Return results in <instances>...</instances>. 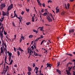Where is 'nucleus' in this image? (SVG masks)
<instances>
[{
    "label": "nucleus",
    "instance_id": "nucleus-1",
    "mask_svg": "<svg viewBox=\"0 0 75 75\" xmlns=\"http://www.w3.org/2000/svg\"><path fill=\"white\" fill-rule=\"evenodd\" d=\"M34 49L33 46H32L30 48V47L28 48L27 49L28 53V54L30 53V55H31V54H33V51H34Z\"/></svg>",
    "mask_w": 75,
    "mask_h": 75
},
{
    "label": "nucleus",
    "instance_id": "nucleus-2",
    "mask_svg": "<svg viewBox=\"0 0 75 75\" xmlns=\"http://www.w3.org/2000/svg\"><path fill=\"white\" fill-rule=\"evenodd\" d=\"M9 13L8 11H7L6 13L4 11H2V15L4 16H6L9 17Z\"/></svg>",
    "mask_w": 75,
    "mask_h": 75
},
{
    "label": "nucleus",
    "instance_id": "nucleus-3",
    "mask_svg": "<svg viewBox=\"0 0 75 75\" xmlns=\"http://www.w3.org/2000/svg\"><path fill=\"white\" fill-rule=\"evenodd\" d=\"M34 56V57H35V56H38V54L35 52V51H33V53L31 54H30V55H32Z\"/></svg>",
    "mask_w": 75,
    "mask_h": 75
},
{
    "label": "nucleus",
    "instance_id": "nucleus-4",
    "mask_svg": "<svg viewBox=\"0 0 75 75\" xmlns=\"http://www.w3.org/2000/svg\"><path fill=\"white\" fill-rule=\"evenodd\" d=\"M47 19L48 20L49 22H52V19H51L50 17L49 16H47Z\"/></svg>",
    "mask_w": 75,
    "mask_h": 75
},
{
    "label": "nucleus",
    "instance_id": "nucleus-5",
    "mask_svg": "<svg viewBox=\"0 0 75 75\" xmlns=\"http://www.w3.org/2000/svg\"><path fill=\"white\" fill-rule=\"evenodd\" d=\"M2 31L1 32V30H0V36H1V40H3V33H2L3 32V30H4V28H3L2 30Z\"/></svg>",
    "mask_w": 75,
    "mask_h": 75
},
{
    "label": "nucleus",
    "instance_id": "nucleus-6",
    "mask_svg": "<svg viewBox=\"0 0 75 75\" xmlns=\"http://www.w3.org/2000/svg\"><path fill=\"white\" fill-rule=\"evenodd\" d=\"M6 7V5L5 3H2L1 5L0 8L1 10H3V7Z\"/></svg>",
    "mask_w": 75,
    "mask_h": 75
},
{
    "label": "nucleus",
    "instance_id": "nucleus-7",
    "mask_svg": "<svg viewBox=\"0 0 75 75\" xmlns=\"http://www.w3.org/2000/svg\"><path fill=\"white\" fill-rule=\"evenodd\" d=\"M13 4H11L10 6H9L8 7V9L7 10H10L12 8H13Z\"/></svg>",
    "mask_w": 75,
    "mask_h": 75
},
{
    "label": "nucleus",
    "instance_id": "nucleus-8",
    "mask_svg": "<svg viewBox=\"0 0 75 75\" xmlns=\"http://www.w3.org/2000/svg\"><path fill=\"white\" fill-rule=\"evenodd\" d=\"M74 32V29H71L69 30V33L71 34L72 33Z\"/></svg>",
    "mask_w": 75,
    "mask_h": 75
},
{
    "label": "nucleus",
    "instance_id": "nucleus-9",
    "mask_svg": "<svg viewBox=\"0 0 75 75\" xmlns=\"http://www.w3.org/2000/svg\"><path fill=\"white\" fill-rule=\"evenodd\" d=\"M66 71L67 72V74L68 75H71V74L70 73V71L66 70Z\"/></svg>",
    "mask_w": 75,
    "mask_h": 75
},
{
    "label": "nucleus",
    "instance_id": "nucleus-10",
    "mask_svg": "<svg viewBox=\"0 0 75 75\" xmlns=\"http://www.w3.org/2000/svg\"><path fill=\"white\" fill-rule=\"evenodd\" d=\"M47 67H50V68H51V67H52V65L50 64L49 63H47Z\"/></svg>",
    "mask_w": 75,
    "mask_h": 75
},
{
    "label": "nucleus",
    "instance_id": "nucleus-11",
    "mask_svg": "<svg viewBox=\"0 0 75 75\" xmlns=\"http://www.w3.org/2000/svg\"><path fill=\"white\" fill-rule=\"evenodd\" d=\"M1 52H0L1 56V53H3V47H1Z\"/></svg>",
    "mask_w": 75,
    "mask_h": 75
},
{
    "label": "nucleus",
    "instance_id": "nucleus-12",
    "mask_svg": "<svg viewBox=\"0 0 75 75\" xmlns=\"http://www.w3.org/2000/svg\"><path fill=\"white\" fill-rule=\"evenodd\" d=\"M50 17H51L52 18V19H53V20H54V21H55V18H54V17H53V16H52V14L50 13Z\"/></svg>",
    "mask_w": 75,
    "mask_h": 75
},
{
    "label": "nucleus",
    "instance_id": "nucleus-13",
    "mask_svg": "<svg viewBox=\"0 0 75 75\" xmlns=\"http://www.w3.org/2000/svg\"><path fill=\"white\" fill-rule=\"evenodd\" d=\"M9 69V67H8V66H6V68H5V70H6V71H7V70H8Z\"/></svg>",
    "mask_w": 75,
    "mask_h": 75
},
{
    "label": "nucleus",
    "instance_id": "nucleus-14",
    "mask_svg": "<svg viewBox=\"0 0 75 75\" xmlns=\"http://www.w3.org/2000/svg\"><path fill=\"white\" fill-rule=\"evenodd\" d=\"M56 70H57L56 72H58L59 74H60V75L61 74V71L60 70H59L58 69H56Z\"/></svg>",
    "mask_w": 75,
    "mask_h": 75
},
{
    "label": "nucleus",
    "instance_id": "nucleus-15",
    "mask_svg": "<svg viewBox=\"0 0 75 75\" xmlns=\"http://www.w3.org/2000/svg\"><path fill=\"white\" fill-rule=\"evenodd\" d=\"M28 71H29V72H30L31 71L32 69H31V68L30 67H28Z\"/></svg>",
    "mask_w": 75,
    "mask_h": 75
},
{
    "label": "nucleus",
    "instance_id": "nucleus-16",
    "mask_svg": "<svg viewBox=\"0 0 75 75\" xmlns=\"http://www.w3.org/2000/svg\"><path fill=\"white\" fill-rule=\"evenodd\" d=\"M43 28H44L43 27H40L38 28V30L39 29H40V30L42 31V30H43Z\"/></svg>",
    "mask_w": 75,
    "mask_h": 75
},
{
    "label": "nucleus",
    "instance_id": "nucleus-17",
    "mask_svg": "<svg viewBox=\"0 0 75 75\" xmlns=\"http://www.w3.org/2000/svg\"><path fill=\"white\" fill-rule=\"evenodd\" d=\"M7 71H6V70H5V68L4 67V69H3L4 74H6V72H7Z\"/></svg>",
    "mask_w": 75,
    "mask_h": 75
},
{
    "label": "nucleus",
    "instance_id": "nucleus-18",
    "mask_svg": "<svg viewBox=\"0 0 75 75\" xmlns=\"http://www.w3.org/2000/svg\"><path fill=\"white\" fill-rule=\"evenodd\" d=\"M18 50H19L20 51H22V52H23V50L22 49H21V47H19L18 48Z\"/></svg>",
    "mask_w": 75,
    "mask_h": 75
},
{
    "label": "nucleus",
    "instance_id": "nucleus-19",
    "mask_svg": "<svg viewBox=\"0 0 75 75\" xmlns=\"http://www.w3.org/2000/svg\"><path fill=\"white\" fill-rule=\"evenodd\" d=\"M48 14L47 13H44V14H42V16H46Z\"/></svg>",
    "mask_w": 75,
    "mask_h": 75
},
{
    "label": "nucleus",
    "instance_id": "nucleus-20",
    "mask_svg": "<svg viewBox=\"0 0 75 75\" xmlns=\"http://www.w3.org/2000/svg\"><path fill=\"white\" fill-rule=\"evenodd\" d=\"M56 13H58L59 11V9H57L56 8Z\"/></svg>",
    "mask_w": 75,
    "mask_h": 75
},
{
    "label": "nucleus",
    "instance_id": "nucleus-21",
    "mask_svg": "<svg viewBox=\"0 0 75 75\" xmlns=\"http://www.w3.org/2000/svg\"><path fill=\"white\" fill-rule=\"evenodd\" d=\"M33 32H34V33H35L36 34H37V33H38V31H37L36 30L34 29H33Z\"/></svg>",
    "mask_w": 75,
    "mask_h": 75
},
{
    "label": "nucleus",
    "instance_id": "nucleus-22",
    "mask_svg": "<svg viewBox=\"0 0 75 75\" xmlns=\"http://www.w3.org/2000/svg\"><path fill=\"white\" fill-rule=\"evenodd\" d=\"M17 53L18 54V56H20V52H19V51H17Z\"/></svg>",
    "mask_w": 75,
    "mask_h": 75
},
{
    "label": "nucleus",
    "instance_id": "nucleus-23",
    "mask_svg": "<svg viewBox=\"0 0 75 75\" xmlns=\"http://www.w3.org/2000/svg\"><path fill=\"white\" fill-rule=\"evenodd\" d=\"M34 44L33 45V46H34V48L35 49H36V46H35V41L34 42Z\"/></svg>",
    "mask_w": 75,
    "mask_h": 75
},
{
    "label": "nucleus",
    "instance_id": "nucleus-24",
    "mask_svg": "<svg viewBox=\"0 0 75 75\" xmlns=\"http://www.w3.org/2000/svg\"><path fill=\"white\" fill-rule=\"evenodd\" d=\"M66 55H69V56H70L71 57H72V54H68V53H66Z\"/></svg>",
    "mask_w": 75,
    "mask_h": 75
},
{
    "label": "nucleus",
    "instance_id": "nucleus-25",
    "mask_svg": "<svg viewBox=\"0 0 75 75\" xmlns=\"http://www.w3.org/2000/svg\"><path fill=\"white\" fill-rule=\"evenodd\" d=\"M43 42H46V41H45V40H42L41 43L40 45H41L42 44V43H43Z\"/></svg>",
    "mask_w": 75,
    "mask_h": 75
},
{
    "label": "nucleus",
    "instance_id": "nucleus-26",
    "mask_svg": "<svg viewBox=\"0 0 75 75\" xmlns=\"http://www.w3.org/2000/svg\"><path fill=\"white\" fill-rule=\"evenodd\" d=\"M70 67H69V68H68V71H71V69H72V67H70Z\"/></svg>",
    "mask_w": 75,
    "mask_h": 75
},
{
    "label": "nucleus",
    "instance_id": "nucleus-27",
    "mask_svg": "<svg viewBox=\"0 0 75 75\" xmlns=\"http://www.w3.org/2000/svg\"><path fill=\"white\" fill-rule=\"evenodd\" d=\"M32 37H33V35H30L29 36V38H32Z\"/></svg>",
    "mask_w": 75,
    "mask_h": 75
},
{
    "label": "nucleus",
    "instance_id": "nucleus-28",
    "mask_svg": "<svg viewBox=\"0 0 75 75\" xmlns=\"http://www.w3.org/2000/svg\"><path fill=\"white\" fill-rule=\"evenodd\" d=\"M27 73L28 75H31V73L30 71H28Z\"/></svg>",
    "mask_w": 75,
    "mask_h": 75
},
{
    "label": "nucleus",
    "instance_id": "nucleus-29",
    "mask_svg": "<svg viewBox=\"0 0 75 75\" xmlns=\"http://www.w3.org/2000/svg\"><path fill=\"white\" fill-rule=\"evenodd\" d=\"M4 20V19L3 18H1L0 19V22H1H1H3V21Z\"/></svg>",
    "mask_w": 75,
    "mask_h": 75
},
{
    "label": "nucleus",
    "instance_id": "nucleus-30",
    "mask_svg": "<svg viewBox=\"0 0 75 75\" xmlns=\"http://www.w3.org/2000/svg\"><path fill=\"white\" fill-rule=\"evenodd\" d=\"M44 38V37L42 36V35H41L40 36V37L39 38V39H41V38Z\"/></svg>",
    "mask_w": 75,
    "mask_h": 75
},
{
    "label": "nucleus",
    "instance_id": "nucleus-31",
    "mask_svg": "<svg viewBox=\"0 0 75 75\" xmlns=\"http://www.w3.org/2000/svg\"><path fill=\"white\" fill-rule=\"evenodd\" d=\"M12 63H13V60H12V59H11V60L10 62V64H10V65H11V64H12Z\"/></svg>",
    "mask_w": 75,
    "mask_h": 75
},
{
    "label": "nucleus",
    "instance_id": "nucleus-32",
    "mask_svg": "<svg viewBox=\"0 0 75 75\" xmlns=\"http://www.w3.org/2000/svg\"><path fill=\"white\" fill-rule=\"evenodd\" d=\"M3 45H4V46H5V47L6 48V49H7V45H6V43H4V44H3Z\"/></svg>",
    "mask_w": 75,
    "mask_h": 75
},
{
    "label": "nucleus",
    "instance_id": "nucleus-33",
    "mask_svg": "<svg viewBox=\"0 0 75 75\" xmlns=\"http://www.w3.org/2000/svg\"><path fill=\"white\" fill-rule=\"evenodd\" d=\"M57 67H59V65H60V63H59V62H57Z\"/></svg>",
    "mask_w": 75,
    "mask_h": 75
},
{
    "label": "nucleus",
    "instance_id": "nucleus-34",
    "mask_svg": "<svg viewBox=\"0 0 75 75\" xmlns=\"http://www.w3.org/2000/svg\"><path fill=\"white\" fill-rule=\"evenodd\" d=\"M69 6H70L69 4V3L67 4V7H68V9H69Z\"/></svg>",
    "mask_w": 75,
    "mask_h": 75
},
{
    "label": "nucleus",
    "instance_id": "nucleus-35",
    "mask_svg": "<svg viewBox=\"0 0 75 75\" xmlns=\"http://www.w3.org/2000/svg\"><path fill=\"white\" fill-rule=\"evenodd\" d=\"M30 22L27 23H26V24L27 25H30Z\"/></svg>",
    "mask_w": 75,
    "mask_h": 75
},
{
    "label": "nucleus",
    "instance_id": "nucleus-36",
    "mask_svg": "<svg viewBox=\"0 0 75 75\" xmlns=\"http://www.w3.org/2000/svg\"><path fill=\"white\" fill-rule=\"evenodd\" d=\"M38 40H40V39L39 38H37V39L35 40V42H36H36H37V41Z\"/></svg>",
    "mask_w": 75,
    "mask_h": 75
},
{
    "label": "nucleus",
    "instance_id": "nucleus-37",
    "mask_svg": "<svg viewBox=\"0 0 75 75\" xmlns=\"http://www.w3.org/2000/svg\"><path fill=\"white\" fill-rule=\"evenodd\" d=\"M12 24L13 27H15V24H14V21H13L12 23Z\"/></svg>",
    "mask_w": 75,
    "mask_h": 75
},
{
    "label": "nucleus",
    "instance_id": "nucleus-38",
    "mask_svg": "<svg viewBox=\"0 0 75 75\" xmlns=\"http://www.w3.org/2000/svg\"><path fill=\"white\" fill-rule=\"evenodd\" d=\"M65 8H66V9H68V8H67V4H65Z\"/></svg>",
    "mask_w": 75,
    "mask_h": 75
},
{
    "label": "nucleus",
    "instance_id": "nucleus-39",
    "mask_svg": "<svg viewBox=\"0 0 75 75\" xmlns=\"http://www.w3.org/2000/svg\"><path fill=\"white\" fill-rule=\"evenodd\" d=\"M8 55H9V56L11 57V55H12V53H9V54H8Z\"/></svg>",
    "mask_w": 75,
    "mask_h": 75
},
{
    "label": "nucleus",
    "instance_id": "nucleus-40",
    "mask_svg": "<svg viewBox=\"0 0 75 75\" xmlns=\"http://www.w3.org/2000/svg\"><path fill=\"white\" fill-rule=\"evenodd\" d=\"M32 21L33 22H34V17H32Z\"/></svg>",
    "mask_w": 75,
    "mask_h": 75
},
{
    "label": "nucleus",
    "instance_id": "nucleus-41",
    "mask_svg": "<svg viewBox=\"0 0 75 75\" xmlns=\"http://www.w3.org/2000/svg\"><path fill=\"white\" fill-rule=\"evenodd\" d=\"M16 16L17 18H18V17L17 16V14H16V13H14V17H15Z\"/></svg>",
    "mask_w": 75,
    "mask_h": 75
},
{
    "label": "nucleus",
    "instance_id": "nucleus-42",
    "mask_svg": "<svg viewBox=\"0 0 75 75\" xmlns=\"http://www.w3.org/2000/svg\"><path fill=\"white\" fill-rule=\"evenodd\" d=\"M35 69H36V70L38 71V68L37 67H35Z\"/></svg>",
    "mask_w": 75,
    "mask_h": 75
},
{
    "label": "nucleus",
    "instance_id": "nucleus-43",
    "mask_svg": "<svg viewBox=\"0 0 75 75\" xmlns=\"http://www.w3.org/2000/svg\"><path fill=\"white\" fill-rule=\"evenodd\" d=\"M35 67V63H33V68H34V67Z\"/></svg>",
    "mask_w": 75,
    "mask_h": 75
},
{
    "label": "nucleus",
    "instance_id": "nucleus-44",
    "mask_svg": "<svg viewBox=\"0 0 75 75\" xmlns=\"http://www.w3.org/2000/svg\"><path fill=\"white\" fill-rule=\"evenodd\" d=\"M26 10L27 12H29V9H27V8H26Z\"/></svg>",
    "mask_w": 75,
    "mask_h": 75
},
{
    "label": "nucleus",
    "instance_id": "nucleus-45",
    "mask_svg": "<svg viewBox=\"0 0 75 75\" xmlns=\"http://www.w3.org/2000/svg\"><path fill=\"white\" fill-rule=\"evenodd\" d=\"M24 11H22L21 13V14L22 15H23L24 14Z\"/></svg>",
    "mask_w": 75,
    "mask_h": 75
},
{
    "label": "nucleus",
    "instance_id": "nucleus-46",
    "mask_svg": "<svg viewBox=\"0 0 75 75\" xmlns=\"http://www.w3.org/2000/svg\"><path fill=\"white\" fill-rule=\"evenodd\" d=\"M42 6H43V7H45V5L44 3H43L42 4Z\"/></svg>",
    "mask_w": 75,
    "mask_h": 75
},
{
    "label": "nucleus",
    "instance_id": "nucleus-47",
    "mask_svg": "<svg viewBox=\"0 0 75 75\" xmlns=\"http://www.w3.org/2000/svg\"><path fill=\"white\" fill-rule=\"evenodd\" d=\"M21 38H22V40H24V37L23 36L21 37Z\"/></svg>",
    "mask_w": 75,
    "mask_h": 75
},
{
    "label": "nucleus",
    "instance_id": "nucleus-48",
    "mask_svg": "<svg viewBox=\"0 0 75 75\" xmlns=\"http://www.w3.org/2000/svg\"><path fill=\"white\" fill-rule=\"evenodd\" d=\"M7 56L6 55L5 58L4 59L5 61H6V59H7Z\"/></svg>",
    "mask_w": 75,
    "mask_h": 75
},
{
    "label": "nucleus",
    "instance_id": "nucleus-49",
    "mask_svg": "<svg viewBox=\"0 0 75 75\" xmlns=\"http://www.w3.org/2000/svg\"><path fill=\"white\" fill-rule=\"evenodd\" d=\"M44 11V9H42V10H41V13H43Z\"/></svg>",
    "mask_w": 75,
    "mask_h": 75
},
{
    "label": "nucleus",
    "instance_id": "nucleus-50",
    "mask_svg": "<svg viewBox=\"0 0 75 75\" xmlns=\"http://www.w3.org/2000/svg\"><path fill=\"white\" fill-rule=\"evenodd\" d=\"M4 35H7V33L5 31H4Z\"/></svg>",
    "mask_w": 75,
    "mask_h": 75
},
{
    "label": "nucleus",
    "instance_id": "nucleus-51",
    "mask_svg": "<svg viewBox=\"0 0 75 75\" xmlns=\"http://www.w3.org/2000/svg\"><path fill=\"white\" fill-rule=\"evenodd\" d=\"M19 41H20V42H21L22 41V39L21 38L20 39V40Z\"/></svg>",
    "mask_w": 75,
    "mask_h": 75
},
{
    "label": "nucleus",
    "instance_id": "nucleus-52",
    "mask_svg": "<svg viewBox=\"0 0 75 75\" xmlns=\"http://www.w3.org/2000/svg\"><path fill=\"white\" fill-rule=\"evenodd\" d=\"M67 59H66L64 60H63V62H65V61H67Z\"/></svg>",
    "mask_w": 75,
    "mask_h": 75
},
{
    "label": "nucleus",
    "instance_id": "nucleus-53",
    "mask_svg": "<svg viewBox=\"0 0 75 75\" xmlns=\"http://www.w3.org/2000/svg\"><path fill=\"white\" fill-rule=\"evenodd\" d=\"M38 4H39V6H42V4L40 3H38Z\"/></svg>",
    "mask_w": 75,
    "mask_h": 75
},
{
    "label": "nucleus",
    "instance_id": "nucleus-54",
    "mask_svg": "<svg viewBox=\"0 0 75 75\" xmlns=\"http://www.w3.org/2000/svg\"><path fill=\"white\" fill-rule=\"evenodd\" d=\"M37 1L38 3H40V1L39 0H37Z\"/></svg>",
    "mask_w": 75,
    "mask_h": 75
},
{
    "label": "nucleus",
    "instance_id": "nucleus-55",
    "mask_svg": "<svg viewBox=\"0 0 75 75\" xmlns=\"http://www.w3.org/2000/svg\"><path fill=\"white\" fill-rule=\"evenodd\" d=\"M5 63H6V64H8V65H10V64L7 63V62H6V60H5Z\"/></svg>",
    "mask_w": 75,
    "mask_h": 75
},
{
    "label": "nucleus",
    "instance_id": "nucleus-56",
    "mask_svg": "<svg viewBox=\"0 0 75 75\" xmlns=\"http://www.w3.org/2000/svg\"><path fill=\"white\" fill-rule=\"evenodd\" d=\"M2 64H3V61H2L1 64H0V67H1V65H2Z\"/></svg>",
    "mask_w": 75,
    "mask_h": 75
},
{
    "label": "nucleus",
    "instance_id": "nucleus-57",
    "mask_svg": "<svg viewBox=\"0 0 75 75\" xmlns=\"http://www.w3.org/2000/svg\"><path fill=\"white\" fill-rule=\"evenodd\" d=\"M65 13L64 12H62V15H65Z\"/></svg>",
    "mask_w": 75,
    "mask_h": 75
},
{
    "label": "nucleus",
    "instance_id": "nucleus-58",
    "mask_svg": "<svg viewBox=\"0 0 75 75\" xmlns=\"http://www.w3.org/2000/svg\"><path fill=\"white\" fill-rule=\"evenodd\" d=\"M14 50L15 51V52H16V48L14 47Z\"/></svg>",
    "mask_w": 75,
    "mask_h": 75
},
{
    "label": "nucleus",
    "instance_id": "nucleus-59",
    "mask_svg": "<svg viewBox=\"0 0 75 75\" xmlns=\"http://www.w3.org/2000/svg\"><path fill=\"white\" fill-rule=\"evenodd\" d=\"M45 11H46V12H47V9H45Z\"/></svg>",
    "mask_w": 75,
    "mask_h": 75
},
{
    "label": "nucleus",
    "instance_id": "nucleus-60",
    "mask_svg": "<svg viewBox=\"0 0 75 75\" xmlns=\"http://www.w3.org/2000/svg\"><path fill=\"white\" fill-rule=\"evenodd\" d=\"M70 1L71 2H72L73 1H74V0H70Z\"/></svg>",
    "mask_w": 75,
    "mask_h": 75
},
{
    "label": "nucleus",
    "instance_id": "nucleus-61",
    "mask_svg": "<svg viewBox=\"0 0 75 75\" xmlns=\"http://www.w3.org/2000/svg\"><path fill=\"white\" fill-rule=\"evenodd\" d=\"M72 61H73V62H74V64H75V59H73V60H72Z\"/></svg>",
    "mask_w": 75,
    "mask_h": 75
},
{
    "label": "nucleus",
    "instance_id": "nucleus-62",
    "mask_svg": "<svg viewBox=\"0 0 75 75\" xmlns=\"http://www.w3.org/2000/svg\"><path fill=\"white\" fill-rule=\"evenodd\" d=\"M33 42H34V41H32V42H31V44H33Z\"/></svg>",
    "mask_w": 75,
    "mask_h": 75
},
{
    "label": "nucleus",
    "instance_id": "nucleus-63",
    "mask_svg": "<svg viewBox=\"0 0 75 75\" xmlns=\"http://www.w3.org/2000/svg\"><path fill=\"white\" fill-rule=\"evenodd\" d=\"M40 75H44L43 74H42V73H40Z\"/></svg>",
    "mask_w": 75,
    "mask_h": 75
},
{
    "label": "nucleus",
    "instance_id": "nucleus-64",
    "mask_svg": "<svg viewBox=\"0 0 75 75\" xmlns=\"http://www.w3.org/2000/svg\"><path fill=\"white\" fill-rule=\"evenodd\" d=\"M74 36L75 37V33L73 34Z\"/></svg>",
    "mask_w": 75,
    "mask_h": 75
}]
</instances>
